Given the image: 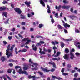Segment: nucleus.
<instances>
[{
    "instance_id": "41",
    "label": "nucleus",
    "mask_w": 80,
    "mask_h": 80,
    "mask_svg": "<svg viewBox=\"0 0 80 80\" xmlns=\"http://www.w3.org/2000/svg\"><path fill=\"white\" fill-rule=\"evenodd\" d=\"M62 75H64V76L68 75V73H63Z\"/></svg>"
},
{
    "instance_id": "59",
    "label": "nucleus",
    "mask_w": 80,
    "mask_h": 80,
    "mask_svg": "<svg viewBox=\"0 0 80 80\" xmlns=\"http://www.w3.org/2000/svg\"><path fill=\"white\" fill-rule=\"evenodd\" d=\"M73 8H72L70 9V11L71 12H72V13H73Z\"/></svg>"
},
{
    "instance_id": "42",
    "label": "nucleus",
    "mask_w": 80,
    "mask_h": 80,
    "mask_svg": "<svg viewBox=\"0 0 80 80\" xmlns=\"http://www.w3.org/2000/svg\"><path fill=\"white\" fill-rule=\"evenodd\" d=\"M53 65V67H55V68H56V65H55V62H53V63L52 64Z\"/></svg>"
},
{
    "instance_id": "48",
    "label": "nucleus",
    "mask_w": 80,
    "mask_h": 80,
    "mask_svg": "<svg viewBox=\"0 0 80 80\" xmlns=\"http://www.w3.org/2000/svg\"><path fill=\"white\" fill-rule=\"evenodd\" d=\"M3 43L4 45H7V44H8V43H7L5 41H3Z\"/></svg>"
},
{
    "instance_id": "63",
    "label": "nucleus",
    "mask_w": 80,
    "mask_h": 80,
    "mask_svg": "<svg viewBox=\"0 0 80 80\" xmlns=\"http://www.w3.org/2000/svg\"><path fill=\"white\" fill-rule=\"evenodd\" d=\"M21 25H25V22H22V23H21Z\"/></svg>"
},
{
    "instance_id": "54",
    "label": "nucleus",
    "mask_w": 80,
    "mask_h": 80,
    "mask_svg": "<svg viewBox=\"0 0 80 80\" xmlns=\"http://www.w3.org/2000/svg\"><path fill=\"white\" fill-rule=\"evenodd\" d=\"M41 44L40 42L39 43H38V44L36 45V46H41Z\"/></svg>"
},
{
    "instance_id": "39",
    "label": "nucleus",
    "mask_w": 80,
    "mask_h": 80,
    "mask_svg": "<svg viewBox=\"0 0 80 80\" xmlns=\"http://www.w3.org/2000/svg\"><path fill=\"white\" fill-rule=\"evenodd\" d=\"M10 50L11 52H13V47H11Z\"/></svg>"
},
{
    "instance_id": "38",
    "label": "nucleus",
    "mask_w": 80,
    "mask_h": 80,
    "mask_svg": "<svg viewBox=\"0 0 80 80\" xmlns=\"http://www.w3.org/2000/svg\"><path fill=\"white\" fill-rule=\"evenodd\" d=\"M8 73H10L12 72V70L10 69H8Z\"/></svg>"
},
{
    "instance_id": "35",
    "label": "nucleus",
    "mask_w": 80,
    "mask_h": 80,
    "mask_svg": "<svg viewBox=\"0 0 80 80\" xmlns=\"http://www.w3.org/2000/svg\"><path fill=\"white\" fill-rule=\"evenodd\" d=\"M64 41H65L66 42H69V41H71L72 40V39H65L64 40Z\"/></svg>"
},
{
    "instance_id": "58",
    "label": "nucleus",
    "mask_w": 80,
    "mask_h": 80,
    "mask_svg": "<svg viewBox=\"0 0 80 80\" xmlns=\"http://www.w3.org/2000/svg\"><path fill=\"white\" fill-rule=\"evenodd\" d=\"M6 76H5V75H3V76H2V77H3V78H4V80H7V79H6L5 78V77H6Z\"/></svg>"
},
{
    "instance_id": "57",
    "label": "nucleus",
    "mask_w": 80,
    "mask_h": 80,
    "mask_svg": "<svg viewBox=\"0 0 80 80\" xmlns=\"http://www.w3.org/2000/svg\"><path fill=\"white\" fill-rule=\"evenodd\" d=\"M3 15H7V12H3L2 13Z\"/></svg>"
},
{
    "instance_id": "28",
    "label": "nucleus",
    "mask_w": 80,
    "mask_h": 80,
    "mask_svg": "<svg viewBox=\"0 0 80 80\" xmlns=\"http://www.w3.org/2000/svg\"><path fill=\"white\" fill-rule=\"evenodd\" d=\"M43 26H44V25L43 24H40L39 25L38 27H39L40 28H42V27H43Z\"/></svg>"
},
{
    "instance_id": "33",
    "label": "nucleus",
    "mask_w": 80,
    "mask_h": 80,
    "mask_svg": "<svg viewBox=\"0 0 80 80\" xmlns=\"http://www.w3.org/2000/svg\"><path fill=\"white\" fill-rule=\"evenodd\" d=\"M40 53L41 55H45L46 53L44 51H43L42 52H40Z\"/></svg>"
},
{
    "instance_id": "3",
    "label": "nucleus",
    "mask_w": 80,
    "mask_h": 80,
    "mask_svg": "<svg viewBox=\"0 0 80 80\" xmlns=\"http://www.w3.org/2000/svg\"><path fill=\"white\" fill-rule=\"evenodd\" d=\"M41 70H42V71H43V72H49L50 71H51V72H55V69L52 68L50 70H48L46 68H44L42 67H41Z\"/></svg>"
},
{
    "instance_id": "29",
    "label": "nucleus",
    "mask_w": 80,
    "mask_h": 80,
    "mask_svg": "<svg viewBox=\"0 0 80 80\" xmlns=\"http://www.w3.org/2000/svg\"><path fill=\"white\" fill-rule=\"evenodd\" d=\"M69 18H70L71 19L72 18H75V16L74 15H70L69 16H68Z\"/></svg>"
},
{
    "instance_id": "17",
    "label": "nucleus",
    "mask_w": 80,
    "mask_h": 80,
    "mask_svg": "<svg viewBox=\"0 0 80 80\" xmlns=\"http://www.w3.org/2000/svg\"><path fill=\"white\" fill-rule=\"evenodd\" d=\"M25 5H27L28 7H29L30 6V4L31 3L30 2H27V1H26L25 2Z\"/></svg>"
},
{
    "instance_id": "2",
    "label": "nucleus",
    "mask_w": 80,
    "mask_h": 80,
    "mask_svg": "<svg viewBox=\"0 0 80 80\" xmlns=\"http://www.w3.org/2000/svg\"><path fill=\"white\" fill-rule=\"evenodd\" d=\"M10 48L7 47V49L6 50V55L7 56L8 58L10 57L13 56V54L12 52H9L10 51Z\"/></svg>"
},
{
    "instance_id": "24",
    "label": "nucleus",
    "mask_w": 80,
    "mask_h": 80,
    "mask_svg": "<svg viewBox=\"0 0 80 80\" xmlns=\"http://www.w3.org/2000/svg\"><path fill=\"white\" fill-rule=\"evenodd\" d=\"M1 60H2V62H5L6 59H5V58L4 57H1Z\"/></svg>"
},
{
    "instance_id": "11",
    "label": "nucleus",
    "mask_w": 80,
    "mask_h": 80,
    "mask_svg": "<svg viewBox=\"0 0 80 80\" xmlns=\"http://www.w3.org/2000/svg\"><path fill=\"white\" fill-rule=\"evenodd\" d=\"M21 19H26V17L25 15H23L22 14H21L20 15Z\"/></svg>"
},
{
    "instance_id": "62",
    "label": "nucleus",
    "mask_w": 80,
    "mask_h": 80,
    "mask_svg": "<svg viewBox=\"0 0 80 80\" xmlns=\"http://www.w3.org/2000/svg\"><path fill=\"white\" fill-rule=\"evenodd\" d=\"M11 6L12 7V8H15L14 5L13 4H11Z\"/></svg>"
},
{
    "instance_id": "12",
    "label": "nucleus",
    "mask_w": 80,
    "mask_h": 80,
    "mask_svg": "<svg viewBox=\"0 0 80 80\" xmlns=\"http://www.w3.org/2000/svg\"><path fill=\"white\" fill-rule=\"evenodd\" d=\"M61 7H62V6L61 5H59L58 7L57 6H56L55 8L56 10H58V11H60V8H61Z\"/></svg>"
},
{
    "instance_id": "8",
    "label": "nucleus",
    "mask_w": 80,
    "mask_h": 80,
    "mask_svg": "<svg viewBox=\"0 0 80 80\" xmlns=\"http://www.w3.org/2000/svg\"><path fill=\"white\" fill-rule=\"evenodd\" d=\"M52 78L53 80H55V78H56V79H58V80H62V78L59 77H56V76H52Z\"/></svg>"
},
{
    "instance_id": "61",
    "label": "nucleus",
    "mask_w": 80,
    "mask_h": 80,
    "mask_svg": "<svg viewBox=\"0 0 80 80\" xmlns=\"http://www.w3.org/2000/svg\"><path fill=\"white\" fill-rule=\"evenodd\" d=\"M64 30L65 33H68V31H67V30L66 29H64Z\"/></svg>"
},
{
    "instance_id": "20",
    "label": "nucleus",
    "mask_w": 80,
    "mask_h": 80,
    "mask_svg": "<svg viewBox=\"0 0 80 80\" xmlns=\"http://www.w3.org/2000/svg\"><path fill=\"white\" fill-rule=\"evenodd\" d=\"M65 52L66 53H68L69 52V50H68V49L66 48L65 49Z\"/></svg>"
},
{
    "instance_id": "9",
    "label": "nucleus",
    "mask_w": 80,
    "mask_h": 80,
    "mask_svg": "<svg viewBox=\"0 0 80 80\" xmlns=\"http://www.w3.org/2000/svg\"><path fill=\"white\" fill-rule=\"evenodd\" d=\"M47 7L48 8V9H47V12L48 13H51V10H50V6H49V5H48L47 6Z\"/></svg>"
},
{
    "instance_id": "44",
    "label": "nucleus",
    "mask_w": 80,
    "mask_h": 80,
    "mask_svg": "<svg viewBox=\"0 0 80 80\" xmlns=\"http://www.w3.org/2000/svg\"><path fill=\"white\" fill-rule=\"evenodd\" d=\"M64 71H65V68H63L62 69L61 72L62 73H63V72H64Z\"/></svg>"
},
{
    "instance_id": "55",
    "label": "nucleus",
    "mask_w": 80,
    "mask_h": 80,
    "mask_svg": "<svg viewBox=\"0 0 80 80\" xmlns=\"http://www.w3.org/2000/svg\"><path fill=\"white\" fill-rule=\"evenodd\" d=\"M76 72V71H75V70H72L71 71V73H75Z\"/></svg>"
},
{
    "instance_id": "47",
    "label": "nucleus",
    "mask_w": 80,
    "mask_h": 80,
    "mask_svg": "<svg viewBox=\"0 0 80 80\" xmlns=\"http://www.w3.org/2000/svg\"><path fill=\"white\" fill-rule=\"evenodd\" d=\"M8 38L9 39V40H12V36H9L8 37Z\"/></svg>"
},
{
    "instance_id": "23",
    "label": "nucleus",
    "mask_w": 80,
    "mask_h": 80,
    "mask_svg": "<svg viewBox=\"0 0 80 80\" xmlns=\"http://www.w3.org/2000/svg\"><path fill=\"white\" fill-rule=\"evenodd\" d=\"M61 48H63V47H64L65 46V44H64L63 42H62L61 43Z\"/></svg>"
},
{
    "instance_id": "50",
    "label": "nucleus",
    "mask_w": 80,
    "mask_h": 80,
    "mask_svg": "<svg viewBox=\"0 0 80 80\" xmlns=\"http://www.w3.org/2000/svg\"><path fill=\"white\" fill-rule=\"evenodd\" d=\"M20 68V67L18 66H16L15 67V69H17V68Z\"/></svg>"
},
{
    "instance_id": "51",
    "label": "nucleus",
    "mask_w": 80,
    "mask_h": 80,
    "mask_svg": "<svg viewBox=\"0 0 80 80\" xmlns=\"http://www.w3.org/2000/svg\"><path fill=\"white\" fill-rule=\"evenodd\" d=\"M40 42L41 44H44V43H45V42L43 41H41Z\"/></svg>"
},
{
    "instance_id": "43",
    "label": "nucleus",
    "mask_w": 80,
    "mask_h": 80,
    "mask_svg": "<svg viewBox=\"0 0 80 80\" xmlns=\"http://www.w3.org/2000/svg\"><path fill=\"white\" fill-rule=\"evenodd\" d=\"M54 62H48V64H50V65H52Z\"/></svg>"
},
{
    "instance_id": "45",
    "label": "nucleus",
    "mask_w": 80,
    "mask_h": 80,
    "mask_svg": "<svg viewBox=\"0 0 80 80\" xmlns=\"http://www.w3.org/2000/svg\"><path fill=\"white\" fill-rule=\"evenodd\" d=\"M68 67V68H70L72 67V65H71V64H68L67 66Z\"/></svg>"
},
{
    "instance_id": "7",
    "label": "nucleus",
    "mask_w": 80,
    "mask_h": 80,
    "mask_svg": "<svg viewBox=\"0 0 80 80\" xmlns=\"http://www.w3.org/2000/svg\"><path fill=\"white\" fill-rule=\"evenodd\" d=\"M70 7V6H63L62 8V9H69Z\"/></svg>"
},
{
    "instance_id": "52",
    "label": "nucleus",
    "mask_w": 80,
    "mask_h": 80,
    "mask_svg": "<svg viewBox=\"0 0 80 80\" xmlns=\"http://www.w3.org/2000/svg\"><path fill=\"white\" fill-rule=\"evenodd\" d=\"M73 80H80V78H78V79L76 78H74L73 79Z\"/></svg>"
},
{
    "instance_id": "31",
    "label": "nucleus",
    "mask_w": 80,
    "mask_h": 80,
    "mask_svg": "<svg viewBox=\"0 0 80 80\" xmlns=\"http://www.w3.org/2000/svg\"><path fill=\"white\" fill-rule=\"evenodd\" d=\"M36 38H43V37L38 35L36 36Z\"/></svg>"
},
{
    "instance_id": "49",
    "label": "nucleus",
    "mask_w": 80,
    "mask_h": 80,
    "mask_svg": "<svg viewBox=\"0 0 80 80\" xmlns=\"http://www.w3.org/2000/svg\"><path fill=\"white\" fill-rule=\"evenodd\" d=\"M19 37L21 38H22H22H23V36H22V35H21V34H18Z\"/></svg>"
},
{
    "instance_id": "32",
    "label": "nucleus",
    "mask_w": 80,
    "mask_h": 80,
    "mask_svg": "<svg viewBox=\"0 0 80 80\" xmlns=\"http://www.w3.org/2000/svg\"><path fill=\"white\" fill-rule=\"evenodd\" d=\"M15 52L16 53V55H17V54L18 53V52L17 51V48H15Z\"/></svg>"
},
{
    "instance_id": "16",
    "label": "nucleus",
    "mask_w": 80,
    "mask_h": 80,
    "mask_svg": "<svg viewBox=\"0 0 80 80\" xmlns=\"http://www.w3.org/2000/svg\"><path fill=\"white\" fill-rule=\"evenodd\" d=\"M8 62H18L17 60H14L13 59H10L9 60Z\"/></svg>"
},
{
    "instance_id": "15",
    "label": "nucleus",
    "mask_w": 80,
    "mask_h": 80,
    "mask_svg": "<svg viewBox=\"0 0 80 80\" xmlns=\"http://www.w3.org/2000/svg\"><path fill=\"white\" fill-rule=\"evenodd\" d=\"M63 58L65 59V60H67V59H68V58H69L68 57V54H65L63 56Z\"/></svg>"
},
{
    "instance_id": "30",
    "label": "nucleus",
    "mask_w": 80,
    "mask_h": 80,
    "mask_svg": "<svg viewBox=\"0 0 80 80\" xmlns=\"http://www.w3.org/2000/svg\"><path fill=\"white\" fill-rule=\"evenodd\" d=\"M55 15L56 18H58V13H56L55 14Z\"/></svg>"
},
{
    "instance_id": "40",
    "label": "nucleus",
    "mask_w": 80,
    "mask_h": 80,
    "mask_svg": "<svg viewBox=\"0 0 80 80\" xmlns=\"http://www.w3.org/2000/svg\"><path fill=\"white\" fill-rule=\"evenodd\" d=\"M61 53V52H57V55L58 57V56H59V55H60Z\"/></svg>"
},
{
    "instance_id": "26",
    "label": "nucleus",
    "mask_w": 80,
    "mask_h": 80,
    "mask_svg": "<svg viewBox=\"0 0 80 80\" xmlns=\"http://www.w3.org/2000/svg\"><path fill=\"white\" fill-rule=\"evenodd\" d=\"M38 73L40 75H41V76H42V75H43V73L42 72L38 71Z\"/></svg>"
},
{
    "instance_id": "27",
    "label": "nucleus",
    "mask_w": 80,
    "mask_h": 80,
    "mask_svg": "<svg viewBox=\"0 0 80 80\" xmlns=\"http://www.w3.org/2000/svg\"><path fill=\"white\" fill-rule=\"evenodd\" d=\"M31 65H35V66H38V64L37 63H34L33 62H32V64Z\"/></svg>"
},
{
    "instance_id": "56",
    "label": "nucleus",
    "mask_w": 80,
    "mask_h": 80,
    "mask_svg": "<svg viewBox=\"0 0 80 80\" xmlns=\"http://www.w3.org/2000/svg\"><path fill=\"white\" fill-rule=\"evenodd\" d=\"M63 2L65 4L67 3V1L66 0H63Z\"/></svg>"
},
{
    "instance_id": "10",
    "label": "nucleus",
    "mask_w": 80,
    "mask_h": 80,
    "mask_svg": "<svg viewBox=\"0 0 80 80\" xmlns=\"http://www.w3.org/2000/svg\"><path fill=\"white\" fill-rule=\"evenodd\" d=\"M5 10H6V7H5V6L0 7V12L5 11Z\"/></svg>"
},
{
    "instance_id": "4",
    "label": "nucleus",
    "mask_w": 80,
    "mask_h": 80,
    "mask_svg": "<svg viewBox=\"0 0 80 80\" xmlns=\"http://www.w3.org/2000/svg\"><path fill=\"white\" fill-rule=\"evenodd\" d=\"M72 52H75V49H72V51H71L70 52V55L71 56L70 58L71 60H73V58H75V56H74V55H73V54L72 53Z\"/></svg>"
},
{
    "instance_id": "14",
    "label": "nucleus",
    "mask_w": 80,
    "mask_h": 80,
    "mask_svg": "<svg viewBox=\"0 0 80 80\" xmlns=\"http://www.w3.org/2000/svg\"><path fill=\"white\" fill-rule=\"evenodd\" d=\"M63 25L64 26V27H65V28H67V27L70 28V26L67 23H66L64 24H63Z\"/></svg>"
},
{
    "instance_id": "18",
    "label": "nucleus",
    "mask_w": 80,
    "mask_h": 80,
    "mask_svg": "<svg viewBox=\"0 0 80 80\" xmlns=\"http://www.w3.org/2000/svg\"><path fill=\"white\" fill-rule=\"evenodd\" d=\"M52 60H57V61H58V60H60V58L58 57V58H52Z\"/></svg>"
},
{
    "instance_id": "13",
    "label": "nucleus",
    "mask_w": 80,
    "mask_h": 80,
    "mask_svg": "<svg viewBox=\"0 0 80 80\" xmlns=\"http://www.w3.org/2000/svg\"><path fill=\"white\" fill-rule=\"evenodd\" d=\"M80 43L79 42H75L74 44L76 46V47H78V48H79V49H80Z\"/></svg>"
},
{
    "instance_id": "34",
    "label": "nucleus",
    "mask_w": 80,
    "mask_h": 80,
    "mask_svg": "<svg viewBox=\"0 0 80 80\" xmlns=\"http://www.w3.org/2000/svg\"><path fill=\"white\" fill-rule=\"evenodd\" d=\"M27 50L26 49H24L22 50V52H26Z\"/></svg>"
},
{
    "instance_id": "21",
    "label": "nucleus",
    "mask_w": 80,
    "mask_h": 80,
    "mask_svg": "<svg viewBox=\"0 0 80 80\" xmlns=\"http://www.w3.org/2000/svg\"><path fill=\"white\" fill-rule=\"evenodd\" d=\"M26 66L28 67V68H31V66H32V64L31 63H30L28 65V64H26Z\"/></svg>"
},
{
    "instance_id": "1",
    "label": "nucleus",
    "mask_w": 80,
    "mask_h": 80,
    "mask_svg": "<svg viewBox=\"0 0 80 80\" xmlns=\"http://www.w3.org/2000/svg\"><path fill=\"white\" fill-rule=\"evenodd\" d=\"M23 71H22V68H20L18 72L20 74H25L26 75H28V73L25 71L28 70V68L26 65H24V67H23Z\"/></svg>"
},
{
    "instance_id": "19",
    "label": "nucleus",
    "mask_w": 80,
    "mask_h": 80,
    "mask_svg": "<svg viewBox=\"0 0 80 80\" xmlns=\"http://www.w3.org/2000/svg\"><path fill=\"white\" fill-rule=\"evenodd\" d=\"M35 78V76H32L31 75H30L28 76V78H29V79H31V78Z\"/></svg>"
},
{
    "instance_id": "53",
    "label": "nucleus",
    "mask_w": 80,
    "mask_h": 80,
    "mask_svg": "<svg viewBox=\"0 0 80 80\" xmlns=\"http://www.w3.org/2000/svg\"><path fill=\"white\" fill-rule=\"evenodd\" d=\"M51 43L53 45H54V46H55V42H54L53 41H52V42Z\"/></svg>"
},
{
    "instance_id": "22",
    "label": "nucleus",
    "mask_w": 80,
    "mask_h": 80,
    "mask_svg": "<svg viewBox=\"0 0 80 80\" xmlns=\"http://www.w3.org/2000/svg\"><path fill=\"white\" fill-rule=\"evenodd\" d=\"M30 42H31V40H27V42L25 43V45L28 44V43H29Z\"/></svg>"
},
{
    "instance_id": "5",
    "label": "nucleus",
    "mask_w": 80,
    "mask_h": 80,
    "mask_svg": "<svg viewBox=\"0 0 80 80\" xmlns=\"http://www.w3.org/2000/svg\"><path fill=\"white\" fill-rule=\"evenodd\" d=\"M14 10L16 12H18V14H21L22 13V11H21L19 8H14Z\"/></svg>"
},
{
    "instance_id": "36",
    "label": "nucleus",
    "mask_w": 80,
    "mask_h": 80,
    "mask_svg": "<svg viewBox=\"0 0 80 80\" xmlns=\"http://www.w3.org/2000/svg\"><path fill=\"white\" fill-rule=\"evenodd\" d=\"M32 49L34 50V51H36L37 50V47L35 46L34 48H32Z\"/></svg>"
},
{
    "instance_id": "37",
    "label": "nucleus",
    "mask_w": 80,
    "mask_h": 80,
    "mask_svg": "<svg viewBox=\"0 0 80 80\" xmlns=\"http://www.w3.org/2000/svg\"><path fill=\"white\" fill-rule=\"evenodd\" d=\"M78 73H75L74 74V77H75V78H76V77H77V76H78Z\"/></svg>"
},
{
    "instance_id": "60",
    "label": "nucleus",
    "mask_w": 80,
    "mask_h": 80,
    "mask_svg": "<svg viewBox=\"0 0 80 80\" xmlns=\"http://www.w3.org/2000/svg\"><path fill=\"white\" fill-rule=\"evenodd\" d=\"M48 53H50V52H52V50L50 49H48Z\"/></svg>"
},
{
    "instance_id": "64",
    "label": "nucleus",
    "mask_w": 80,
    "mask_h": 80,
    "mask_svg": "<svg viewBox=\"0 0 80 80\" xmlns=\"http://www.w3.org/2000/svg\"><path fill=\"white\" fill-rule=\"evenodd\" d=\"M75 54L76 55L78 56V55H80V54L79 53H78V52H76V53Z\"/></svg>"
},
{
    "instance_id": "6",
    "label": "nucleus",
    "mask_w": 80,
    "mask_h": 80,
    "mask_svg": "<svg viewBox=\"0 0 80 80\" xmlns=\"http://www.w3.org/2000/svg\"><path fill=\"white\" fill-rule=\"evenodd\" d=\"M47 2L48 1L47 0H40V4L42 5L43 7H45V2Z\"/></svg>"
},
{
    "instance_id": "25",
    "label": "nucleus",
    "mask_w": 80,
    "mask_h": 80,
    "mask_svg": "<svg viewBox=\"0 0 80 80\" xmlns=\"http://www.w3.org/2000/svg\"><path fill=\"white\" fill-rule=\"evenodd\" d=\"M58 28L59 29H62V28H63V27H62V26H61V25H60L59 24H58Z\"/></svg>"
},
{
    "instance_id": "46",
    "label": "nucleus",
    "mask_w": 80,
    "mask_h": 80,
    "mask_svg": "<svg viewBox=\"0 0 80 80\" xmlns=\"http://www.w3.org/2000/svg\"><path fill=\"white\" fill-rule=\"evenodd\" d=\"M51 22L52 24L55 22V21L54 20V19H51Z\"/></svg>"
}]
</instances>
